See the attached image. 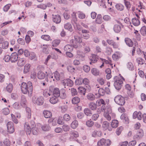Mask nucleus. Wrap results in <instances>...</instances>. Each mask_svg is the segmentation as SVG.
I'll list each match as a JSON object with an SVG mask.
<instances>
[{"label": "nucleus", "mask_w": 146, "mask_h": 146, "mask_svg": "<svg viewBox=\"0 0 146 146\" xmlns=\"http://www.w3.org/2000/svg\"><path fill=\"white\" fill-rule=\"evenodd\" d=\"M112 58L114 60H117L119 58H120L121 56V55L119 52H116L115 53L113 54L112 55Z\"/></svg>", "instance_id": "nucleus-28"}, {"label": "nucleus", "mask_w": 146, "mask_h": 146, "mask_svg": "<svg viewBox=\"0 0 146 146\" xmlns=\"http://www.w3.org/2000/svg\"><path fill=\"white\" fill-rule=\"evenodd\" d=\"M116 8L118 10L120 11H121L123 10L124 6L123 5L121 4H117L115 5Z\"/></svg>", "instance_id": "nucleus-47"}, {"label": "nucleus", "mask_w": 146, "mask_h": 146, "mask_svg": "<svg viewBox=\"0 0 146 146\" xmlns=\"http://www.w3.org/2000/svg\"><path fill=\"white\" fill-rule=\"evenodd\" d=\"M89 107L92 110H96L97 108L96 104L92 102L90 103L89 104Z\"/></svg>", "instance_id": "nucleus-42"}, {"label": "nucleus", "mask_w": 146, "mask_h": 146, "mask_svg": "<svg viewBox=\"0 0 146 146\" xmlns=\"http://www.w3.org/2000/svg\"><path fill=\"white\" fill-rule=\"evenodd\" d=\"M78 125V122L76 120H74L71 123V127L73 129L76 128Z\"/></svg>", "instance_id": "nucleus-44"}, {"label": "nucleus", "mask_w": 146, "mask_h": 146, "mask_svg": "<svg viewBox=\"0 0 146 146\" xmlns=\"http://www.w3.org/2000/svg\"><path fill=\"white\" fill-rule=\"evenodd\" d=\"M114 101L116 104L120 106L123 105L125 103L124 98L121 95L116 96L115 98Z\"/></svg>", "instance_id": "nucleus-4"}, {"label": "nucleus", "mask_w": 146, "mask_h": 146, "mask_svg": "<svg viewBox=\"0 0 146 146\" xmlns=\"http://www.w3.org/2000/svg\"><path fill=\"white\" fill-rule=\"evenodd\" d=\"M66 81L67 86H72L73 85V82L70 79L68 78L66 79Z\"/></svg>", "instance_id": "nucleus-49"}, {"label": "nucleus", "mask_w": 146, "mask_h": 146, "mask_svg": "<svg viewBox=\"0 0 146 146\" xmlns=\"http://www.w3.org/2000/svg\"><path fill=\"white\" fill-rule=\"evenodd\" d=\"M60 42V40L59 39H56L53 41L52 42V46L54 47H56L58 46Z\"/></svg>", "instance_id": "nucleus-48"}, {"label": "nucleus", "mask_w": 146, "mask_h": 146, "mask_svg": "<svg viewBox=\"0 0 146 146\" xmlns=\"http://www.w3.org/2000/svg\"><path fill=\"white\" fill-rule=\"evenodd\" d=\"M133 118L134 119L137 118L138 120L141 119L142 118V114L140 111H135L133 114Z\"/></svg>", "instance_id": "nucleus-15"}, {"label": "nucleus", "mask_w": 146, "mask_h": 146, "mask_svg": "<svg viewBox=\"0 0 146 146\" xmlns=\"http://www.w3.org/2000/svg\"><path fill=\"white\" fill-rule=\"evenodd\" d=\"M62 128L64 131H67L69 130V126L67 125L64 124L62 126Z\"/></svg>", "instance_id": "nucleus-64"}, {"label": "nucleus", "mask_w": 146, "mask_h": 146, "mask_svg": "<svg viewBox=\"0 0 146 146\" xmlns=\"http://www.w3.org/2000/svg\"><path fill=\"white\" fill-rule=\"evenodd\" d=\"M31 66L29 64H26L24 66L23 70L24 73L26 74L30 70Z\"/></svg>", "instance_id": "nucleus-39"}, {"label": "nucleus", "mask_w": 146, "mask_h": 146, "mask_svg": "<svg viewBox=\"0 0 146 146\" xmlns=\"http://www.w3.org/2000/svg\"><path fill=\"white\" fill-rule=\"evenodd\" d=\"M84 112L86 115L87 116H90L92 115L91 110L88 108H86L84 110Z\"/></svg>", "instance_id": "nucleus-43"}, {"label": "nucleus", "mask_w": 146, "mask_h": 146, "mask_svg": "<svg viewBox=\"0 0 146 146\" xmlns=\"http://www.w3.org/2000/svg\"><path fill=\"white\" fill-rule=\"evenodd\" d=\"M80 101V98L77 96L74 97L72 100V102L73 104H76L79 103Z\"/></svg>", "instance_id": "nucleus-36"}, {"label": "nucleus", "mask_w": 146, "mask_h": 146, "mask_svg": "<svg viewBox=\"0 0 146 146\" xmlns=\"http://www.w3.org/2000/svg\"><path fill=\"white\" fill-rule=\"evenodd\" d=\"M80 92L82 94L84 95H85V93L86 92V90L83 87H80L79 88H78Z\"/></svg>", "instance_id": "nucleus-62"}, {"label": "nucleus", "mask_w": 146, "mask_h": 146, "mask_svg": "<svg viewBox=\"0 0 146 146\" xmlns=\"http://www.w3.org/2000/svg\"><path fill=\"white\" fill-rule=\"evenodd\" d=\"M32 101L35 104H36L38 105H41L44 102V99L42 96H40L38 98L34 96L32 98Z\"/></svg>", "instance_id": "nucleus-5"}, {"label": "nucleus", "mask_w": 146, "mask_h": 146, "mask_svg": "<svg viewBox=\"0 0 146 146\" xmlns=\"http://www.w3.org/2000/svg\"><path fill=\"white\" fill-rule=\"evenodd\" d=\"M41 128L43 130L46 131L49 130L50 127L48 125L45 124L42 126Z\"/></svg>", "instance_id": "nucleus-54"}, {"label": "nucleus", "mask_w": 146, "mask_h": 146, "mask_svg": "<svg viewBox=\"0 0 146 146\" xmlns=\"http://www.w3.org/2000/svg\"><path fill=\"white\" fill-rule=\"evenodd\" d=\"M75 83L77 85H80L82 84V79L80 78H79L76 79L75 80Z\"/></svg>", "instance_id": "nucleus-60"}, {"label": "nucleus", "mask_w": 146, "mask_h": 146, "mask_svg": "<svg viewBox=\"0 0 146 146\" xmlns=\"http://www.w3.org/2000/svg\"><path fill=\"white\" fill-rule=\"evenodd\" d=\"M53 93V96L59 97L60 95V91L58 88H56L54 89Z\"/></svg>", "instance_id": "nucleus-25"}, {"label": "nucleus", "mask_w": 146, "mask_h": 146, "mask_svg": "<svg viewBox=\"0 0 146 146\" xmlns=\"http://www.w3.org/2000/svg\"><path fill=\"white\" fill-rule=\"evenodd\" d=\"M105 91L102 88H100L98 89V93L96 94V95L98 96V98H99L100 97V96H103L105 92L107 93V94H109L110 92V90L109 88L105 87Z\"/></svg>", "instance_id": "nucleus-6"}, {"label": "nucleus", "mask_w": 146, "mask_h": 146, "mask_svg": "<svg viewBox=\"0 0 146 146\" xmlns=\"http://www.w3.org/2000/svg\"><path fill=\"white\" fill-rule=\"evenodd\" d=\"M105 104H103L101 107V110L102 111H104V117L108 120H110L109 113L110 107L107 106L106 108L105 106Z\"/></svg>", "instance_id": "nucleus-3"}, {"label": "nucleus", "mask_w": 146, "mask_h": 146, "mask_svg": "<svg viewBox=\"0 0 146 146\" xmlns=\"http://www.w3.org/2000/svg\"><path fill=\"white\" fill-rule=\"evenodd\" d=\"M27 102L25 97L24 95H22L21 96V104L23 107H25Z\"/></svg>", "instance_id": "nucleus-22"}, {"label": "nucleus", "mask_w": 146, "mask_h": 146, "mask_svg": "<svg viewBox=\"0 0 146 146\" xmlns=\"http://www.w3.org/2000/svg\"><path fill=\"white\" fill-rule=\"evenodd\" d=\"M26 61L24 58H20L18 59L17 62V65L21 67L25 63Z\"/></svg>", "instance_id": "nucleus-18"}, {"label": "nucleus", "mask_w": 146, "mask_h": 146, "mask_svg": "<svg viewBox=\"0 0 146 146\" xmlns=\"http://www.w3.org/2000/svg\"><path fill=\"white\" fill-rule=\"evenodd\" d=\"M109 123L107 121H104L103 122V124L102 125V127L103 130H107L108 129V130H109Z\"/></svg>", "instance_id": "nucleus-34"}, {"label": "nucleus", "mask_w": 146, "mask_h": 146, "mask_svg": "<svg viewBox=\"0 0 146 146\" xmlns=\"http://www.w3.org/2000/svg\"><path fill=\"white\" fill-rule=\"evenodd\" d=\"M58 97L54 96L51 98L50 100V102L52 104H55L58 101Z\"/></svg>", "instance_id": "nucleus-32"}, {"label": "nucleus", "mask_w": 146, "mask_h": 146, "mask_svg": "<svg viewBox=\"0 0 146 146\" xmlns=\"http://www.w3.org/2000/svg\"><path fill=\"white\" fill-rule=\"evenodd\" d=\"M70 136L72 137H77L79 136L78 133L77 131H72L70 132Z\"/></svg>", "instance_id": "nucleus-57"}, {"label": "nucleus", "mask_w": 146, "mask_h": 146, "mask_svg": "<svg viewBox=\"0 0 146 146\" xmlns=\"http://www.w3.org/2000/svg\"><path fill=\"white\" fill-rule=\"evenodd\" d=\"M143 135V133L141 129L137 131L136 134L134 136V138L135 139H140Z\"/></svg>", "instance_id": "nucleus-12"}, {"label": "nucleus", "mask_w": 146, "mask_h": 146, "mask_svg": "<svg viewBox=\"0 0 146 146\" xmlns=\"http://www.w3.org/2000/svg\"><path fill=\"white\" fill-rule=\"evenodd\" d=\"M102 16L100 14H98L96 19V22L98 24H101L102 22Z\"/></svg>", "instance_id": "nucleus-40"}, {"label": "nucleus", "mask_w": 146, "mask_h": 146, "mask_svg": "<svg viewBox=\"0 0 146 146\" xmlns=\"http://www.w3.org/2000/svg\"><path fill=\"white\" fill-rule=\"evenodd\" d=\"M52 94L51 92H50V90L48 89H46L44 90L43 92V94L44 96L47 97L50 96Z\"/></svg>", "instance_id": "nucleus-33"}, {"label": "nucleus", "mask_w": 146, "mask_h": 146, "mask_svg": "<svg viewBox=\"0 0 146 146\" xmlns=\"http://www.w3.org/2000/svg\"><path fill=\"white\" fill-rule=\"evenodd\" d=\"M127 66L129 69L131 70H134V66L131 62H129L127 64Z\"/></svg>", "instance_id": "nucleus-56"}, {"label": "nucleus", "mask_w": 146, "mask_h": 146, "mask_svg": "<svg viewBox=\"0 0 146 146\" xmlns=\"http://www.w3.org/2000/svg\"><path fill=\"white\" fill-rule=\"evenodd\" d=\"M42 38L47 40L48 41L50 40V36L48 35H44L41 36Z\"/></svg>", "instance_id": "nucleus-61"}, {"label": "nucleus", "mask_w": 146, "mask_h": 146, "mask_svg": "<svg viewBox=\"0 0 146 146\" xmlns=\"http://www.w3.org/2000/svg\"><path fill=\"white\" fill-rule=\"evenodd\" d=\"M48 47V45H47L43 44L41 45V48H42V51L44 53L46 54L48 53V50L47 48Z\"/></svg>", "instance_id": "nucleus-45"}, {"label": "nucleus", "mask_w": 146, "mask_h": 146, "mask_svg": "<svg viewBox=\"0 0 146 146\" xmlns=\"http://www.w3.org/2000/svg\"><path fill=\"white\" fill-rule=\"evenodd\" d=\"M30 125H31V132L32 131L33 134L36 135L38 134V131L36 128L35 127V124L33 121H31L30 122Z\"/></svg>", "instance_id": "nucleus-9"}, {"label": "nucleus", "mask_w": 146, "mask_h": 146, "mask_svg": "<svg viewBox=\"0 0 146 146\" xmlns=\"http://www.w3.org/2000/svg\"><path fill=\"white\" fill-rule=\"evenodd\" d=\"M10 56L11 61L12 62H15L18 60V54L16 52L12 53Z\"/></svg>", "instance_id": "nucleus-11"}, {"label": "nucleus", "mask_w": 146, "mask_h": 146, "mask_svg": "<svg viewBox=\"0 0 146 146\" xmlns=\"http://www.w3.org/2000/svg\"><path fill=\"white\" fill-rule=\"evenodd\" d=\"M113 29L115 32L118 33L120 31L121 28L120 25H114Z\"/></svg>", "instance_id": "nucleus-31"}, {"label": "nucleus", "mask_w": 146, "mask_h": 146, "mask_svg": "<svg viewBox=\"0 0 146 146\" xmlns=\"http://www.w3.org/2000/svg\"><path fill=\"white\" fill-rule=\"evenodd\" d=\"M2 44V48L3 49H6L8 48L9 45V42L7 41H4Z\"/></svg>", "instance_id": "nucleus-59"}, {"label": "nucleus", "mask_w": 146, "mask_h": 146, "mask_svg": "<svg viewBox=\"0 0 146 146\" xmlns=\"http://www.w3.org/2000/svg\"><path fill=\"white\" fill-rule=\"evenodd\" d=\"M7 126L8 131L10 133H12L14 132L15 129L13 123L11 121L8 122L7 124Z\"/></svg>", "instance_id": "nucleus-8"}, {"label": "nucleus", "mask_w": 146, "mask_h": 146, "mask_svg": "<svg viewBox=\"0 0 146 146\" xmlns=\"http://www.w3.org/2000/svg\"><path fill=\"white\" fill-rule=\"evenodd\" d=\"M43 115L46 118H50L52 116L51 112L47 110H44L43 111Z\"/></svg>", "instance_id": "nucleus-17"}, {"label": "nucleus", "mask_w": 146, "mask_h": 146, "mask_svg": "<svg viewBox=\"0 0 146 146\" xmlns=\"http://www.w3.org/2000/svg\"><path fill=\"white\" fill-rule=\"evenodd\" d=\"M26 115L28 119L30 118L31 117V111L30 108L27 107L26 108Z\"/></svg>", "instance_id": "nucleus-37"}, {"label": "nucleus", "mask_w": 146, "mask_h": 146, "mask_svg": "<svg viewBox=\"0 0 146 146\" xmlns=\"http://www.w3.org/2000/svg\"><path fill=\"white\" fill-rule=\"evenodd\" d=\"M74 41L76 43H80L82 42V39L81 38L80 36L77 35L74 36Z\"/></svg>", "instance_id": "nucleus-30"}, {"label": "nucleus", "mask_w": 146, "mask_h": 146, "mask_svg": "<svg viewBox=\"0 0 146 146\" xmlns=\"http://www.w3.org/2000/svg\"><path fill=\"white\" fill-rule=\"evenodd\" d=\"M118 124V121L116 119L113 120L111 122V127L113 128L117 127Z\"/></svg>", "instance_id": "nucleus-38"}, {"label": "nucleus", "mask_w": 146, "mask_h": 146, "mask_svg": "<svg viewBox=\"0 0 146 146\" xmlns=\"http://www.w3.org/2000/svg\"><path fill=\"white\" fill-rule=\"evenodd\" d=\"M140 32L142 35L145 36L146 35V27L145 26L142 27L141 30Z\"/></svg>", "instance_id": "nucleus-52"}, {"label": "nucleus", "mask_w": 146, "mask_h": 146, "mask_svg": "<svg viewBox=\"0 0 146 146\" xmlns=\"http://www.w3.org/2000/svg\"><path fill=\"white\" fill-rule=\"evenodd\" d=\"M72 20V23L74 24H76V22H77V19L76 18V13L74 12H73L72 13L71 15Z\"/></svg>", "instance_id": "nucleus-23"}, {"label": "nucleus", "mask_w": 146, "mask_h": 146, "mask_svg": "<svg viewBox=\"0 0 146 146\" xmlns=\"http://www.w3.org/2000/svg\"><path fill=\"white\" fill-rule=\"evenodd\" d=\"M77 47L78 45L76 44L74 45V44H73V46L68 44L64 46V50L67 51V52L72 51L73 50V47L77 48Z\"/></svg>", "instance_id": "nucleus-13"}, {"label": "nucleus", "mask_w": 146, "mask_h": 146, "mask_svg": "<svg viewBox=\"0 0 146 146\" xmlns=\"http://www.w3.org/2000/svg\"><path fill=\"white\" fill-rule=\"evenodd\" d=\"M22 92L24 94L28 93V96L31 97L32 96L33 92V87L32 82H28L27 83L23 82L21 86Z\"/></svg>", "instance_id": "nucleus-1"}, {"label": "nucleus", "mask_w": 146, "mask_h": 146, "mask_svg": "<svg viewBox=\"0 0 146 146\" xmlns=\"http://www.w3.org/2000/svg\"><path fill=\"white\" fill-rule=\"evenodd\" d=\"M120 118L121 119L125 121L126 123H129V118L127 115L126 113L122 114L120 117Z\"/></svg>", "instance_id": "nucleus-21"}, {"label": "nucleus", "mask_w": 146, "mask_h": 146, "mask_svg": "<svg viewBox=\"0 0 146 146\" xmlns=\"http://www.w3.org/2000/svg\"><path fill=\"white\" fill-rule=\"evenodd\" d=\"M105 102L102 99H98L96 102V104L97 106H100L101 104H104Z\"/></svg>", "instance_id": "nucleus-53"}, {"label": "nucleus", "mask_w": 146, "mask_h": 146, "mask_svg": "<svg viewBox=\"0 0 146 146\" xmlns=\"http://www.w3.org/2000/svg\"><path fill=\"white\" fill-rule=\"evenodd\" d=\"M102 135V132L100 131L95 130L92 132V136L93 137H96V136L100 137Z\"/></svg>", "instance_id": "nucleus-26"}, {"label": "nucleus", "mask_w": 146, "mask_h": 146, "mask_svg": "<svg viewBox=\"0 0 146 146\" xmlns=\"http://www.w3.org/2000/svg\"><path fill=\"white\" fill-rule=\"evenodd\" d=\"M132 22L135 26H137L140 24V22L138 19H137L136 18H133L131 20Z\"/></svg>", "instance_id": "nucleus-24"}, {"label": "nucleus", "mask_w": 146, "mask_h": 146, "mask_svg": "<svg viewBox=\"0 0 146 146\" xmlns=\"http://www.w3.org/2000/svg\"><path fill=\"white\" fill-rule=\"evenodd\" d=\"M136 61L139 64L141 65L143 64L145 62L143 59L140 58H137L136 59Z\"/></svg>", "instance_id": "nucleus-55"}, {"label": "nucleus", "mask_w": 146, "mask_h": 146, "mask_svg": "<svg viewBox=\"0 0 146 146\" xmlns=\"http://www.w3.org/2000/svg\"><path fill=\"white\" fill-rule=\"evenodd\" d=\"M13 86L12 84H9L6 88V90L9 93H11L13 89Z\"/></svg>", "instance_id": "nucleus-41"}, {"label": "nucleus", "mask_w": 146, "mask_h": 146, "mask_svg": "<svg viewBox=\"0 0 146 146\" xmlns=\"http://www.w3.org/2000/svg\"><path fill=\"white\" fill-rule=\"evenodd\" d=\"M92 58L91 59V61L90 62V64H92V63H94L97 61L98 59V56L94 54H93L92 55Z\"/></svg>", "instance_id": "nucleus-27"}, {"label": "nucleus", "mask_w": 146, "mask_h": 146, "mask_svg": "<svg viewBox=\"0 0 146 146\" xmlns=\"http://www.w3.org/2000/svg\"><path fill=\"white\" fill-rule=\"evenodd\" d=\"M24 129L27 135H30L31 132V125L30 123L29 124L25 123L24 124Z\"/></svg>", "instance_id": "nucleus-10"}, {"label": "nucleus", "mask_w": 146, "mask_h": 146, "mask_svg": "<svg viewBox=\"0 0 146 146\" xmlns=\"http://www.w3.org/2000/svg\"><path fill=\"white\" fill-rule=\"evenodd\" d=\"M110 144V140L109 139L106 140L102 138L98 142V146H101L104 145L105 146H108Z\"/></svg>", "instance_id": "nucleus-7"}, {"label": "nucleus", "mask_w": 146, "mask_h": 146, "mask_svg": "<svg viewBox=\"0 0 146 146\" xmlns=\"http://www.w3.org/2000/svg\"><path fill=\"white\" fill-rule=\"evenodd\" d=\"M54 74L56 80L58 81L60 80V74L57 71L55 72Z\"/></svg>", "instance_id": "nucleus-51"}, {"label": "nucleus", "mask_w": 146, "mask_h": 146, "mask_svg": "<svg viewBox=\"0 0 146 146\" xmlns=\"http://www.w3.org/2000/svg\"><path fill=\"white\" fill-rule=\"evenodd\" d=\"M110 45L113 46L114 48H117L118 45L117 44L112 40H110Z\"/></svg>", "instance_id": "nucleus-58"}, {"label": "nucleus", "mask_w": 146, "mask_h": 146, "mask_svg": "<svg viewBox=\"0 0 146 146\" xmlns=\"http://www.w3.org/2000/svg\"><path fill=\"white\" fill-rule=\"evenodd\" d=\"M38 78L40 80L44 79L46 76V75L43 72L40 71L38 72L37 73Z\"/></svg>", "instance_id": "nucleus-19"}, {"label": "nucleus", "mask_w": 146, "mask_h": 146, "mask_svg": "<svg viewBox=\"0 0 146 146\" xmlns=\"http://www.w3.org/2000/svg\"><path fill=\"white\" fill-rule=\"evenodd\" d=\"M92 73L95 76L98 75L99 74V71L95 68H93L91 70Z\"/></svg>", "instance_id": "nucleus-50"}, {"label": "nucleus", "mask_w": 146, "mask_h": 146, "mask_svg": "<svg viewBox=\"0 0 146 146\" xmlns=\"http://www.w3.org/2000/svg\"><path fill=\"white\" fill-rule=\"evenodd\" d=\"M125 42L127 46L129 47H132L133 44L132 40L128 38H126L125 39Z\"/></svg>", "instance_id": "nucleus-20"}, {"label": "nucleus", "mask_w": 146, "mask_h": 146, "mask_svg": "<svg viewBox=\"0 0 146 146\" xmlns=\"http://www.w3.org/2000/svg\"><path fill=\"white\" fill-rule=\"evenodd\" d=\"M87 97L88 100L91 101L94 100L95 98V96L93 94L91 93L88 94L87 95Z\"/></svg>", "instance_id": "nucleus-46"}, {"label": "nucleus", "mask_w": 146, "mask_h": 146, "mask_svg": "<svg viewBox=\"0 0 146 146\" xmlns=\"http://www.w3.org/2000/svg\"><path fill=\"white\" fill-rule=\"evenodd\" d=\"M114 86L115 89L119 90L121 89L123 83V81L125 80V79L121 76L119 77L115 76L114 78Z\"/></svg>", "instance_id": "nucleus-2"}, {"label": "nucleus", "mask_w": 146, "mask_h": 146, "mask_svg": "<svg viewBox=\"0 0 146 146\" xmlns=\"http://www.w3.org/2000/svg\"><path fill=\"white\" fill-rule=\"evenodd\" d=\"M53 21V22L56 24L60 23L61 21V18L59 15H52Z\"/></svg>", "instance_id": "nucleus-16"}, {"label": "nucleus", "mask_w": 146, "mask_h": 146, "mask_svg": "<svg viewBox=\"0 0 146 146\" xmlns=\"http://www.w3.org/2000/svg\"><path fill=\"white\" fill-rule=\"evenodd\" d=\"M46 73L47 74L46 75H47V77L45 78V80L48 82V79H49V80H50L51 82L52 81H55L56 80L55 79V78L54 77V74L52 73H47V72H46Z\"/></svg>", "instance_id": "nucleus-14"}, {"label": "nucleus", "mask_w": 146, "mask_h": 146, "mask_svg": "<svg viewBox=\"0 0 146 146\" xmlns=\"http://www.w3.org/2000/svg\"><path fill=\"white\" fill-rule=\"evenodd\" d=\"M64 27L65 29L68 30L70 32L73 31L72 25L70 23H67L65 24L64 25Z\"/></svg>", "instance_id": "nucleus-29"}, {"label": "nucleus", "mask_w": 146, "mask_h": 146, "mask_svg": "<svg viewBox=\"0 0 146 146\" xmlns=\"http://www.w3.org/2000/svg\"><path fill=\"white\" fill-rule=\"evenodd\" d=\"M65 91L64 89H62L60 90V97L62 99H65L66 97V95L65 94Z\"/></svg>", "instance_id": "nucleus-35"}, {"label": "nucleus", "mask_w": 146, "mask_h": 146, "mask_svg": "<svg viewBox=\"0 0 146 146\" xmlns=\"http://www.w3.org/2000/svg\"><path fill=\"white\" fill-rule=\"evenodd\" d=\"M70 119V116L68 114H66L64 115L63 119L64 120L66 121H68Z\"/></svg>", "instance_id": "nucleus-63"}]
</instances>
